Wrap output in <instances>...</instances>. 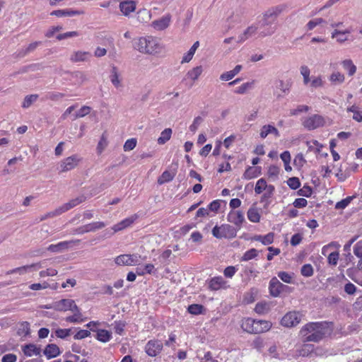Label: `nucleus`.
<instances>
[{
	"instance_id": "1",
	"label": "nucleus",
	"mask_w": 362,
	"mask_h": 362,
	"mask_svg": "<svg viewBox=\"0 0 362 362\" xmlns=\"http://www.w3.org/2000/svg\"><path fill=\"white\" fill-rule=\"evenodd\" d=\"M332 329L327 322H309L302 327L300 335L304 341L319 342L326 335L329 334Z\"/></svg>"
},
{
	"instance_id": "2",
	"label": "nucleus",
	"mask_w": 362,
	"mask_h": 362,
	"mask_svg": "<svg viewBox=\"0 0 362 362\" xmlns=\"http://www.w3.org/2000/svg\"><path fill=\"white\" fill-rule=\"evenodd\" d=\"M285 8L286 6L284 5H278L264 12L262 23V27H264V28L259 32V37H264L274 33L276 28L272 27L271 25L276 20L278 16L285 10Z\"/></svg>"
},
{
	"instance_id": "3",
	"label": "nucleus",
	"mask_w": 362,
	"mask_h": 362,
	"mask_svg": "<svg viewBox=\"0 0 362 362\" xmlns=\"http://www.w3.org/2000/svg\"><path fill=\"white\" fill-rule=\"evenodd\" d=\"M134 48L141 53L154 54L160 52L161 47L156 39L153 37H142L136 40Z\"/></svg>"
},
{
	"instance_id": "4",
	"label": "nucleus",
	"mask_w": 362,
	"mask_h": 362,
	"mask_svg": "<svg viewBox=\"0 0 362 362\" xmlns=\"http://www.w3.org/2000/svg\"><path fill=\"white\" fill-rule=\"evenodd\" d=\"M212 235L218 238H228L231 239L236 236V229L228 224H223L220 226H216L212 229Z\"/></svg>"
},
{
	"instance_id": "5",
	"label": "nucleus",
	"mask_w": 362,
	"mask_h": 362,
	"mask_svg": "<svg viewBox=\"0 0 362 362\" xmlns=\"http://www.w3.org/2000/svg\"><path fill=\"white\" fill-rule=\"evenodd\" d=\"M303 315L298 311H290L286 313L281 320L283 327L291 328L297 326L301 321Z\"/></svg>"
},
{
	"instance_id": "6",
	"label": "nucleus",
	"mask_w": 362,
	"mask_h": 362,
	"mask_svg": "<svg viewBox=\"0 0 362 362\" xmlns=\"http://www.w3.org/2000/svg\"><path fill=\"white\" fill-rule=\"evenodd\" d=\"M302 124L306 129L313 130L324 126L325 119L321 115H313L304 118Z\"/></svg>"
},
{
	"instance_id": "7",
	"label": "nucleus",
	"mask_w": 362,
	"mask_h": 362,
	"mask_svg": "<svg viewBox=\"0 0 362 362\" xmlns=\"http://www.w3.org/2000/svg\"><path fill=\"white\" fill-rule=\"evenodd\" d=\"M71 308H75V301L72 299H62L54 302L52 305H45L47 309H54L57 311H67Z\"/></svg>"
},
{
	"instance_id": "8",
	"label": "nucleus",
	"mask_w": 362,
	"mask_h": 362,
	"mask_svg": "<svg viewBox=\"0 0 362 362\" xmlns=\"http://www.w3.org/2000/svg\"><path fill=\"white\" fill-rule=\"evenodd\" d=\"M81 160V158L78 155H73L64 159L60 163V173L67 172L75 168Z\"/></svg>"
},
{
	"instance_id": "9",
	"label": "nucleus",
	"mask_w": 362,
	"mask_h": 362,
	"mask_svg": "<svg viewBox=\"0 0 362 362\" xmlns=\"http://www.w3.org/2000/svg\"><path fill=\"white\" fill-rule=\"evenodd\" d=\"M178 168V163H173L168 170H165L158 179L159 185L171 181L175 177Z\"/></svg>"
},
{
	"instance_id": "10",
	"label": "nucleus",
	"mask_w": 362,
	"mask_h": 362,
	"mask_svg": "<svg viewBox=\"0 0 362 362\" xmlns=\"http://www.w3.org/2000/svg\"><path fill=\"white\" fill-rule=\"evenodd\" d=\"M80 243V240H72L69 241H63L60 242L56 245H50L47 250L52 252H61L67 250L69 247L75 245H78Z\"/></svg>"
},
{
	"instance_id": "11",
	"label": "nucleus",
	"mask_w": 362,
	"mask_h": 362,
	"mask_svg": "<svg viewBox=\"0 0 362 362\" xmlns=\"http://www.w3.org/2000/svg\"><path fill=\"white\" fill-rule=\"evenodd\" d=\"M228 287V282L221 276L213 277L208 281V288L213 291L226 289Z\"/></svg>"
},
{
	"instance_id": "12",
	"label": "nucleus",
	"mask_w": 362,
	"mask_h": 362,
	"mask_svg": "<svg viewBox=\"0 0 362 362\" xmlns=\"http://www.w3.org/2000/svg\"><path fill=\"white\" fill-rule=\"evenodd\" d=\"M227 220L228 222L234 224L238 228H240L245 221V217L242 211L232 210L228 213Z\"/></svg>"
},
{
	"instance_id": "13",
	"label": "nucleus",
	"mask_w": 362,
	"mask_h": 362,
	"mask_svg": "<svg viewBox=\"0 0 362 362\" xmlns=\"http://www.w3.org/2000/svg\"><path fill=\"white\" fill-rule=\"evenodd\" d=\"M163 349V343L158 340H150L146 345L145 350L150 356H156Z\"/></svg>"
},
{
	"instance_id": "14",
	"label": "nucleus",
	"mask_w": 362,
	"mask_h": 362,
	"mask_svg": "<svg viewBox=\"0 0 362 362\" xmlns=\"http://www.w3.org/2000/svg\"><path fill=\"white\" fill-rule=\"evenodd\" d=\"M258 25L252 24L247 27L241 34L238 37L237 43L243 44L247 40L252 37L257 33Z\"/></svg>"
},
{
	"instance_id": "15",
	"label": "nucleus",
	"mask_w": 362,
	"mask_h": 362,
	"mask_svg": "<svg viewBox=\"0 0 362 362\" xmlns=\"http://www.w3.org/2000/svg\"><path fill=\"white\" fill-rule=\"evenodd\" d=\"M286 287L276 277H273L269 282V293L273 297H278Z\"/></svg>"
},
{
	"instance_id": "16",
	"label": "nucleus",
	"mask_w": 362,
	"mask_h": 362,
	"mask_svg": "<svg viewBox=\"0 0 362 362\" xmlns=\"http://www.w3.org/2000/svg\"><path fill=\"white\" fill-rule=\"evenodd\" d=\"M42 267H43L42 266L41 262H37V263H33V264H31L29 265H25V266H22L20 267H17V268L8 270V272H6V274L10 275L12 274L18 273L19 274L23 275V274L28 272L31 269H33L34 270L36 271Z\"/></svg>"
},
{
	"instance_id": "17",
	"label": "nucleus",
	"mask_w": 362,
	"mask_h": 362,
	"mask_svg": "<svg viewBox=\"0 0 362 362\" xmlns=\"http://www.w3.org/2000/svg\"><path fill=\"white\" fill-rule=\"evenodd\" d=\"M136 8V2L132 0L121 1L119 5V8L124 16H129L131 13L135 11Z\"/></svg>"
},
{
	"instance_id": "18",
	"label": "nucleus",
	"mask_w": 362,
	"mask_h": 362,
	"mask_svg": "<svg viewBox=\"0 0 362 362\" xmlns=\"http://www.w3.org/2000/svg\"><path fill=\"white\" fill-rule=\"evenodd\" d=\"M351 32V29H346L344 30L334 29L331 34V37L335 39L338 43L342 44L349 40V35Z\"/></svg>"
},
{
	"instance_id": "19",
	"label": "nucleus",
	"mask_w": 362,
	"mask_h": 362,
	"mask_svg": "<svg viewBox=\"0 0 362 362\" xmlns=\"http://www.w3.org/2000/svg\"><path fill=\"white\" fill-rule=\"evenodd\" d=\"M151 18V11L146 8H141L136 13L135 21L138 24H144L147 23Z\"/></svg>"
},
{
	"instance_id": "20",
	"label": "nucleus",
	"mask_w": 362,
	"mask_h": 362,
	"mask_svg": "<svg viewBox=\"0 0 362 362\" xmlns=\"http://www.w3.org/2000/svg\"><path fill=\"white\" fill-rule=\"evenodd\" d=\"M170 17L169 15L161 17L151 23V26L156 30H163L169 26Z\"/></svg>"
},
{
	"instance_id": "21",
	"label": "nucleus",
	"mask_w": 362,
	"mask_h": 362,
	"mask_svg": "<svg viewBox=\"0 0 362 362\" xmlns=\"http://www.w3.org/2000/svg\"><path fill=\"white\" fill-rule=\"evenodd\" d=\"M255 334H260L269 331L272 328V324L271 322L267 320H255Z\"/></svg>"
},
{
	"instance_id": "22",
	"label": "nucleus",
	"mask_w": 362,
	"mask_h": 362,
	"mask_svg": "<svg viewBox=\"0 0 362 362\" xmlns=\"http://www.w3.org/2000/svg\"><path fill=\"white\" fill-rule=\"evenodd\" d=\"M86 200V197L83 195L78 197L75 199L70 200L69 202L64 204L63 205L59 206L62 213H64L71 209L76 206L79 204L83 202Z\"/></svg>"
},
{
	"instance_id": "23",
	"label": "nucleus",
	"mask_w": 362,
	"mask_h": 362,
	"mask_svg": "<svg viewBox=\"0 0 362 362\" xmlns=\"http://www.w3.org/2000/svg\"><path fill=\"white\" fill-rule=\"evenodd\" d=\"M269 134H274L276 137L280 136L279 130L274 126L271 124L264 125L260 129V137L265 139Z\"/></svg>"
},
{
	"instance_id": "24",
	"label": "nucleus",
	"mask_w": 362,
	"mask_h": 362,
	"mask_svg": "<svg viewBox=\"0 0 362 362\" xmlns=\"http://www.w3.org/2000/svg\"><path fill=\"white\" fill-rule=\"evenodd\" d=\"M137 217L138 216L136 214H134L132 216L122 220L117 224H115L112 227V230L115 233L126 228L127 227L129 226L132 223H133L134 221L137 218Z\"/></svg>"
},
{
	"instance_id": "25",
	"label": "nucleus",
	"mask_w": 362,
	"mask_h": 362,
	"mask_svg": "<svg viewBox=\"0 0 362 362\" xmlns=\"http://www.w3.org/2000/svg\"><path fill=\"white\" fill-rule=\"evenodd\" d=\"M255 320L250 317L243 319L241 322V328L247 333L255 334Z\"/></svg>"
},
{
	"instance_id": "26",
	"label": "nucleus",
	"mask_w": 362,
	"mask_h": 362,
	"mask_svg": "<svg viewBox=\"0 0 362 362\" xmlns=\"http://www.w3.org/2000/svg\"><path fill=\"white\" fill-rule=\"evenodd\" d=\"M83 11H74L70 9L65 10H55L51 12L52 16H55L57 17H64V16H73L75 15L83 14Z\"/></svg>"
},
{
	"instance_id": "27",
	"label": "nucleus",
	"mask_w": 362,
	"mask_h": 362,
	"mask_svg": "<svg viewBox=\"0 0 362 362\" xmlns=\"http://www.w3.org/2000/svg\"><path fill=\"white\" fill-rule=\"evenodd\" d=\"M60 354L59 347L54 344H48L44 350V354L48 358H52L57 356Z\"/></svg>"
},
{
	"instance_id": "28",
	"label": "nucleus",
	"mask_w": 362,
	"mask_h": 362,
	"mask_svg": "<svg viewBox=\"0 0 362 362\" xmlns=\"http://www.w3.org/2000/svg\"><path fill=\"white\" fill-rule=\"evenodd\" d=\"M91 54L88 52L77 51L75 52L71 57V60L74 62H85L87 61Z\"/></svg>"
},
{
	"instance_id": "29",
	"label": "nucleus",
	"mask_w": 362,
	"mask_h": 362,
	"mask_svg": "<svg viewBox=\"0 0 362 362\" xmlns=\"http://www.w3.org/2000/svg\"><path fill=\"white\" fill-rule=\"evenodd\" d=\"M347 112L353 113V119L358 122H362V110L356 105H353L346 109Z\"/></svg>"
},
{
	"instance_id": "30",
	"label": "nucleus",
	"mask_w": 362,
	"mask_h": 362,
	"mask_svg": "<svg viewBox=\"0 0 362 362\" xmlns=\"http://www.w3.org/2000/svg\"><path fill=\"white\" fill-rule=\"evenodd\" d=\"M353 252L359 260L358 262V268L362 269V240L357 242L353 247Z\"/></svg>"
},
{
	"instance_id": "31",
	"label": "nucleus",
	"mask_w": 362,
	"mask_h": 362,
	"mask_svg": "<svg viewBox=\"0 0 362 362\" xmlns=\"http://www.w3.org/2000/svg\"><path fill=\"white\" fill-rule=\"evenodd\" d=\"M23 351L27 356H37L40 354V349L37 348L35 344H29L24 346Z\"/></svg>"
},
{
	"instance_id": "32",
	"label": "nucleus",
	"mask_w": 362,
	"mask_h": 362,
	"mask_svg": "<svg viewBox=\"0 0 362 362\" xmlns=\"http://www.w3.org/2000/svg\"><path fill=\"white\" fill-rule=\"evenodd\" d=\"M252 240L261 242L264 245H270L274 241V233H269L265 235H255L252 238Z\"/></svg>"
},
{
	"instance_id": "33",
	"label": "nucleus",
	"mask_w": 362,
	"mask_h": 362,
	"mask_svg": "<svg viewBox=\"0 0 362 362\" xmlns=\"http://www.w3.org/2000/svg\"><path fill=\"white\" fill-rule=\"evenodd\" d=\"M305 144L308 147V152H313L315 153H319L323 147L317 140L307 141Z\"/></svg>"
},
{
	"instance_id": "34",
	"label": "nucleus",
	"mask_w": 362,
	"mask_h": 362,
	"mask_svg": "<svg viewBox=\"0 0 362 362\" xmlns=\"http://www.w3.org/2000/svg\"><path fill=\"white\" fill-rule=\"evenodd\" d=\"M255 85V81H248L243 83L239 87L234 90V93L236 94H245L249 90H252Z\"/></svg>"
},
{
	"instance_id": "35",
	"label": "nucleus",
	"mask_w": 362,
	"mask_h": 362,
	"mask_svg": "<svg viewBox=\"0 0 362 362\" xmlns=\"http://www.w3.org/2000/svg\"><path fill=\"white\" fill-rule=\"evenodd\" d=\"M247 218L252 223H259L260 221V214L256 207H251L247 211Z\"/></svg>"
},
{
	"instance_id": "36",
	"label": "nucleus",
	"mask_w": 362,
	"mask_h": 362,
	"mask_svg": "<svg viewBox=\"0 0 362 362\" xmlns=\"http://www.w3.org/2000/svg\"><path fill=\"white\" fill-rule=\"evenodd\" d=\"M199 47V42L196 41L193 44V45L190 47V49H189L187 53L184 57H182V63L190 62L192 60V59L193 58V56Z\"/></svg>"
},
{
	"instance_id": "37",
	"label": "nucleus",
	"mask_w": 362,
	"mask_h": 362,
	"mask_svg": "<svg viewBox=\"0 0 362 362\" xmlns=\"http://www.w3.org/2000/svg\"><path fill=\"white\" fill-rule=\"evenodd\" d=\"M112 336V333L106 329H99L97 332L96 339L102 342L108 341Z\"/></svg>"
},
{
	"instance_id": "38",
	"label": "nucleus",
	"mask_w": 362,
	"mask_h": 362,
	"mask_svg": "<svg viewBox=\"0 0 362 362\" xmlns=\"http://www.w3.org/2000/svg\"><path fill=\"white\" fill-rule=\"evenodd\" d=\"M130 256L129 255H121L117 256L115 259V264L119 266L127 265L130 266L132 265V261H130Z\"/></svg>"
},
{
	"instance_id": "39",
	"label": "nucleus",
	"mask_w": 362,
	"mask_h": 362,
	"mask_svg": "<svg viewBox=\"0 0 362 362\" xmlns=\"http://www.w3.org/2000/svg\"><path fill=\"white\" fill-rule=\"evenodd\" d=\"M344 69L348 71L349 76H353L356 71V66L351 59H345L342 62Z\"/></svg>"
},
{
	"instance_id": "40",
	"label": "nucleus",
	"mask_w": 362,
	"mask_h": 362,
	"mask_svg": "<svg viewBox=\"0 0 362 362\" xmlns=\"http://www.w3.org/2000/svg\"><path fill=\"white\" fill-rule=\"evenodd\" d=\"M62 214L59 207L57 208L52 211H49L46 213L45 214L40 216L36 221L37 223L43 221L47 218H54L55 216H58L59 215Z\"/></svg>"
},
{
	"instance_id": "41",
	"label": "nucleus",
	"mask_w": 362,
	"mask_h": 362,
	"mask_svg": "<svg viewBox=\"0 0 362 362\" xmlns=\"http://www.w3.org/2000/svg\"><path fill=\"white\" fill-rule=\"evenodd\" d=\"M260 174V171L257 168L249 167L243 174L244 178L250 180L257 177Z\"/></svg>"
},
{
	"instance_id": "42",
	"label": "nucleus",
	"mask_w": 362,
	"mask_h": 362,
	"mask_svg": "<svg viewBox=\"0 0 362 362\" xmlns=\"http://www.w3.org/2000/svg\"><path fill=\"white\" fill-rule=\"evenodd\" d=\"M270 310L269 305L266 302H260L256 304L255 311L259 314L263 315L267 313Z\"/></svg>"
},
{
	"instance_id": "43",
	"label": "nucleus",
	"mask_w": 362,
	"mask_h": 362,
	"mask_svg": "<svg viewBox=\"0 0 362 362\" xmlns=\"http://www.w3.org/2000/svg\"><path fill=\"white\" fill-rule=\"evenodd\" d=\"M106 224L104 222L98 221L89 224H86L87 232H94L105 227Z\"/></svg>"
},
{
	"instance_id": "44",
	"label": "nucleus",
	"mask_w": 362,
	"mask_h": 362,
	"mask_svg": "<svg viewBox=\"0 0 362 362\" xmlns=\"http://www.w3.org/2000/svg\"><path fill=\"white\" fill-rule=\"evenodd\" d=\"M172 130L171 129H164L160 134V136L158 139V143L159 144H164L166 141H168L171 136Z\"/></svg>"
},
{
	"instance_id": "45",
	"label": "nucleus",
	"mask_w": 362,
	"mask_h": 362,
	"mask_svg": "<svg viewBox=\"0 0 362 362\" xmlns=\"http://www.w3.org/2000/svg\"><path fill=\"white\" fill-rule=\"evenodd\" d=\"M268 185H269L267 184V182L264 178L258 180L255 187V193L257 194H261L267 189Z\"/></svg>"
},
{
	"instance_id": "46",
	"label": "nucleus",
	"mask_w": 362,
	"mask_h": 362,
	"mask_svg": "<svg viewBox=\"0 0 362 362\" xmlns=\"http://www.w3.org/2000/svg\"><path fill=\"white\" fill-rule=\"evenodd\" d=\"M38 98V95L37 94H32L26 95L23 100V102L22 103V107L23 108H28L34 102L37 100Z\"/></svg>"
},
{
	"instance_id": "47",
	"label": "nucleus",
	"mask_w": 362,
	"mask_h": 362,
	"mask_svg": "<svg viewBox=\"0 0 362 362\" xmlns=\"http://www.w3.org/2000/svg\"><path fill=\"white\" fill-rule=\"evenodd\" d=\"M324 81L321 76H313L310 83V87L313 88H321L324 86Z\"/></svg>"
},
{
	"instance_id": "48",
	"label": "nucleus",
	"mask_w": 362,
	"mask_h": 362,
	"mask_svg": "<svg viewBox=\"0 0 362 362\" xmlns=\"http://www.w3.org/2000/svg\"><path fill=\"white\" fill-rule=\"evenodd\" d=\"M202 66H198L193 68L189 71H188L187 76L189 78L194 81L199 78V76L202 74Z\"/></svg>"
},
{
	"instance_id": "49",
	"label": "nucleus",
	"mask_w": 362,
	"mask_h": 362,
	"mask_svg": "<svg viewBox=\"0 0 362 362\" xmlns=\"http://www.w3.org/2000/svg\"><path fill=\"white\" fill-rule=\"evenodd\" d=\"M110 80L115 87L118 88L119 86H120L121 84L120 81L119 79V74L117 72V69L115 66H113L112 68Z\"/></svg>"
},
{
	"instance_id": "50",
	"label": "nucleus",
	"mask_w": 362,
	"mask_h": 362,
	"mask_svg": "<svg viewBox=\"0 0 362 362\" xmlns=\"http://www.w3.org/2000/svg\"><path fill=\"white\" fill-rule=\"evenodd\" d=\"M329 80L334 83H342L345 80V77L344 74L337 71L330 75Z\"/></svg>"
},
{
	"instance_id": "51",
	"label": "nucleus",
	"mask_w": 362,
	"mask_h": 362,
	"mask_svg": "<svg viewBox=\"0 0 362 362\" xmlns=\"http://www.w3.org/2000/svg\"><path fill=\"white\" fill-rule=\"evenodd\" d=\"M83 320L81 310H78L77 313H74L73 315L69 316L66 318V321L73 323L82 322Z\"/></svg>"
},
{
	"instance_id": "52",
	"label": "nucleus",
	"mask_w": 362,
	"mask_h": 362,
	"mask_svg": "<svg viewBox=\"0 0 362 362\" xmlns=\"http://www.w3.org/2000/svg\"><path fill=\"white\" fill-rule=\"evenodd\" d=\"M325 21L322 18H316L310 20L306 25L308 30H313L317 25L324 23Z\"/></svg>"
},
{
	"instance_id": "53",
	"label": "nucleus",
	"mask_w": 362,
	"mask_h": 362,
	"mask_svg": "<svg viewBox=\"0 0 362 362\" xmlns=\"http://www.w3.org/2000/svg\"><path fill=\"white\" fill-rule=\"evenodd\" d=\"M188 312L192 315H199L202 313L204 307L199 304H192L188 307Z\"/></svg>"
},
{
	"instance_id": "54",
	"label": "nucleus",
	"mask_w": 362,
	"mask_h": 362,
	"mask_svg": "<svg viewBox=\"0 0 362 362\" xmlns=\"http://www.w3.org/2000/svg\"><path fill=\"white\" fill-rule=\"evenodd\" d=\"M258 255V251L256 249H250L247 251H246L242 259L243 261H249L255 257H256Z\"/></svg>"
},
{
	"instance_id": "55",
	"label": "nucleus",
	"mask_w": 362,
	"mask_h": 362,
	"mask_svg": "<svg viewBox=\"0 0 362 362\" xmlns=\"http://www.w3.org/2000/svg\"><path fill=\"white\" fill-rule=\"evenodd\" d=\"M300 272L303 276L310 277L313 274V268L310 264H306L301 267Z\"/></svg>"
},
{
	"instance_id": "56",
	"label": "nucleus",
	"mask_w": 362,
	"mask_h": 362,
	"mask_svg": "<svg viewBox=\"0 0 362 362\" xmlns=\"http://www.w3.org/2000/svg\"><path fill=\"white\" fill-rule=\"evenodd\" d=\"M91 107L89 106L84 105L81 107L80 110H78L74 116V119L83 117L86 115H88L90 112Z\"/></svg>"
},
{
	"instance_id": "57",
	"label": "nucleus",
	"mask_w": 362,
	"mask_h": 362,
	"mask_svg": "<svg viewBox=\"0 0 362 362\" xmlns=\"http://www.w3.org/2000/svg\"><path fill=\"white\" fill-rule=\"evenodd\" d=\"M306 163V160L303 155V153H298L293 160V164L297 168H302Z\"/></svg>"
},
{
	"instance_id": "58",
	"label": "nucleus",
	"mask_w": 362,
	"mask_h": 362,
	"mask_svg": "<svg viewBox=\"0 0 362 362\" xmlns=\"http://www.w3.org/2000/svg\"><path fill=\"white\" fill-rule=\"evenodd\" d=\"M274 187L272 185H269L267 189L264 190L265 192L262 196L261 202L267 201L268 199L271 198L274 194Z\"/></svg>"
},
{
	"instance_id": "59",
	"label": "nucleus",
	"mask_w": 362,
	"mask_h": 362,
	"mask_svg": "<svg viewBox=\"0 0 362 362\" xmlns=\"http://www.w3.org/2000/svg\"><path fill=\"white\" fill-rule=\"evenodd\" d=\"M353 199V197H347L346 198L338 202L335 205V209H345Z\"/></svg>"
},
{
	"instance_id": "60",
	"label": "nucleus",
	"mask_w": 362,
	"mask_h": 362,
	"mask_svg": "<svg viewBox=\"0 0 362 362\" xmlns=\"http://www.w3.org/2000/svg\"><path fill=\"white\" fill-rule=\"evenodd\" d=\"M136 139L134 138L127 140L123 146L124 151H129L133 150L136 147Z\"/></svg>"
},
{
	"instance_id": "61",
	"label": "nucleus",
	"mask_w": 362,
	"mask_h": 362,
	"mask_svg": "<svg viewBox=\"0 0 362 362\" xmlns=\"http://www.w3.org/2000/svg\"><path fill=\"white\" fill-rule=\"evenodd\" d=\"M279 278L285 283L291 284L292 282L293 275L286 272L278 273Z\"/></svg>"
},
{
	"instance_id": "62",
	"label": "nucleus",
	"mask_w": 362,
	"mask_h": 362,
	"mask_svg": "<svg viewBox=\"0 0 362 362\" xmlns=\"http://www.w3.org/2000/svg\"><path fill=\"white\" fill-rule=\"evenodd\" d=\"M339 254L338 252H331L327 257L328 263L332 266H336L339 260Z\"/></svg>"
},
{
	"instance_id": "63",
	"label": "nucleus",
	"mask_w": 362,
	"mask_h": 362,
	"mask_svg": "<svg viewBox=\"0 0 362 362\" xmlns=\"http://www.w3.org/2000/svg\"><path fill=\"white\" fill-rule=\"evenodd\" d=\"M71 329H57L55 331V335L61 339H64L71 335Z\"/></svg>"
},
{
	"instance_id": "64",
	"label": "nucleus",
	"mask_w": 362,
	"mask_h": 362,
	"mask_svg": "<svg viewBox=\"0 0 362 362\" xmlns=\"http://www.w3.org/2000/svg\"><path fill=\"white\" fill-rule=\"evenodd\" d=\"M291 84L288 82H285L283 80H279L277 82L276 88L280 89L284 93L288 92Z\"/></svg>"
}]
</instances>
